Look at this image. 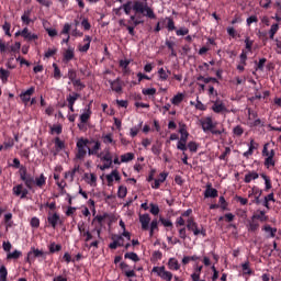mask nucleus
<instances>
[{"instance_id":"a19ab883","label":"nucleus","mask_w":281,"mask_h":281,"mask_svg":"<svg viewBox=\"0 0 281 281\" xmlns=\"http://www.w3.org/2000/svg\"><path fill=\"white\" fill-rule=\"evenodd\" d=\"M135 158V155L133 153L123 154L121 156V162L126 164L132 161Z\"/></svg>"},{"instance_id":"bb28decb","label":"nucleus","mask_w":281,"mask_h":281,"mask_svg":"<svg viewBox=\"0 0 281 281\" xmlns=\"http://www.w3.org/2000/svg\"><path fill=\"white\" fill-rule=\"evenodd\" d=\"M65 149V143L59 137L55 138V156Z\"/></svg>"},{"instance_id":"603ef678","label":"nucleus","mask_w":281,"mask_h":281,"mask_svg":"<svg viewBox=\"0 0 281 281\" xmlns=\"http://www.w3.org/2000/svg\"><path fill=\"white\" fill-rule=\"evenodd\" d=\"M0 281H8V268L5 266L0 268Z\"/></svg>"},{"instance_id":"4be33fe9","label":"nucleus","mask_w":281,"mask_h":281,"mask_svg":"<svg viewBox=\"0 0 281 281\" xmlns=\"http://www.w3.org/2000/svg\"><path fill=\"white\" fill-rule=\"evenodd\" d=\"M259 220H248V224L246 225V227L248 228V232L250 233H255L257 231H259Z\"/></svg>"},{"instance_id":"cd10ccee","label":"nucleus","mask_w":281,"mask_h":281,"mask_svg":"<svg viewBox=\"0 0 281 281\" xmlns=\"http://www.w3.org/2000/svg\"><path fill=\"white\" fill-rule=\"evenodd\" d=\"M168 269L172 271H179L180 269L179 261L175 258H170V260H168Z\"/></svg>"},{"instance_id":"7ed1b4c3","label":"nucleus","mask_w":281,"mask_h":281,"mask_svg":"<svg viewBox=\"0 0 281 281\" xmlns=\"http://www.w3.org/2000/svg\"><path fill=\"white\" fill-rule=\"evenodd\" d=\"M93 139L88 138H79L77 139V144H75V147H77V153H75V159L82 161L83 158L88 155L89 146H92Z\"/></svg>"},{"instance_id":"69168bd1","label":"nucleus","mask_w":281,"mask_h":281,"mask_svg":"<svg viewBox=\"0 0 281 281\" xmlns=\"http://www.w3.org/2000/svg\"><path fill=\"white\" fill-rule=\"evenodd\" d=\"M117 196L119 199H125L126 188L124 186L119 187Z\"/></svg>"},{"instance_id":"f3484780","label":"nucleus","mask_w":281,"mask_h":281,"mask_svg":"<svg viewBox=\"0 0 281 281\" xmlns=\"http://www.w3.org/2000/svg\"><path fill=\"white\" fill-rule=\"evenodd\" d=\"M83 43H86V44L79 45V46H78V49H79V52H81V53H88V50L90 49V43H92V36L86 35V36L83 37Z\"/></svg>"},{"instance_id":"412c9836","label":"nucleus","mask_w":281,"mask_h":281,"mask_svg":"<svg viewBox=\"0 0 281 281\" xmlns=\"http://www.w3.org/2000/svg\"><path fill=\"white\" fill-rule=\"evenodd\" d=\"M34 91H35L34 87H30V89H27L26 91L20 94V100H22V102L24 103L30 102V100H32L30 97L34 94Z\"/></svg>"},{"instance_id":"473e14b6","label":"nucleus","mask_w":281,"mask_h":281,"mask_svg":"<svg viewBox=\"0 0 281 281\" xmlns=\"http://www.w3.org/2000/svg\"><path fill=\"white\" fill-rule=\"evenodd\" d=\"M61 249L60 244H56L55 241L50 243V245H48V252L49 254H56L59 252Z\"/></svg>"},{"instance_id":"f704fd0d","label":"nucleus","mask_w":281,"mask_h":281,"mask_svg":"<svg viewBox=\"0 0 281 281\" xmlns=\"http://www.w3.org/2000/svg\"><path fill=\"white\" fill-rule=\"evenodd\" d=\"M278 31H280V24L276 23L271 25V29H269V38L273 40Z\"/></svg>"},{"instance_id":"c9c22d12","label":"nucleus","mask_w":281,"mask_h":281,"mask_svg":"<svg viewBox=\"0 0 281 281\" xmlns=\"http://www.w3.org/2000/svg\"><path fill=\"white\" fill-rule=\"evenodd\" d=\"M182 100H184V94L178 93V94L175 95V98H172L170 100V102L172 104H175V106H179V104L182 102Z\"/></svg>"},{"instance_id":"f03ea898","label":"nucleus","mask_w":281,"mask_h":281,"mask_svg":"<svg viewBox=\"0 0 281 281\" xmlns=\"http://www.w3.org/2000/svg\"><path fill=\"white\" fill-rule=\"evenodd\" d=\"M123 10L125 14H131V11L135 12V15L143 14V16L149 20H156V13H154V9L149 8L147 3L142 2L139 0L127 1V3L121 5V8L115 9L116 12Z\"/></svg>"},{"instance_id":"4468645a","label":"nucleus","mask_w":281,"mask_h":281,"mask_svg":"<svg viewBox=\"0 0 281 281\" xmlns=\"http://www.w3.org/2000/svg\"><path fill=\"white\" fill-rule=\"evenodd\" d=\"M265 214V211H257V213L252 214L250 221H259L260 223H267V221H269V216Z\"/></svg>"},{"instance_id":"aec40b11","label":"nucleus","mask_w":281,"mask_h":281,"mask_svg":"<svg viewBox=\"0 0 281 281\" xmlns=\"http://www.w3.org/2000/svg\"><path fill=\"white\" fill-rule=\"evenodd\" d=\"M91 116H92V110H91L90 105H88V108H86V112H83V114L79 115V122L81 124H87L88 121H90Z\"/></svg>"},{"instance_id":"e2e57ef3","label":"nucleus","mask_w":281,"mask_h":281,"mask_svg":"<svg viewBox=\"0 0 281 281\" xmlns=\"http://www.w3.org/2000/svg\"><path fill=\"white\" fill-rule=\"evenodd\" d=\"M21 47H22V44L20 42H15V44L9 46V52L18 53V52H20Z\"/></svg>"},{"instance_id":"c756f323","label":"nucleus","mask_w":281,"mask_h":281,"mask_svg":"<svg viewBox=\"0 0 281 281\" xmlns=\"http://www.w3.org/2000/svg\"><path fill=\"white\" fill-rule=\"evenodd\" d=\"M196 81H203V83L207 85V83H220V81H217V79L213 78V77H203V76H199L196 77Z\"/></svg>"},{"instance_id":"de8ad7c7","label":"nucleus","mask_w":281,"mask_h":281,"mask_svg":"<svg viewBox=\"0 0 281 281\" xmlns=\"http://www.w3.org/2000/svg\"><path fill=\"white\" fill-rule=\"evenodd\" d=\"M232 133L234 134V136L236 137H241L243 134L245 133V130L240 126V125H236V127H234L232 130Z\"/></svg>"},{"instance_id":"3c124183","label":"nucleus","mask_w":281,"mask_h":281,"mask_svg":"<svg viewBox=\"0 0 281 281\" xmlns=\"http://www.w3.org/2000/svg\"><path fill=\"white\" fill-rule=\"evenodd\" d=\"M160 223H161V226L166 228L172 229L175 227V225L172 224V221L166 220L165 217H160Z\"/></svg>"},{"instance_id":"ea45409f","label":"nucleus","mask_w":281,"mask_h":281,"mask_svg":"<svg viewBox=\"0 0 281 281\" xmlns=\"http://www.w3.org/2000/svg\"><path fill=\"white\" fill-rule=\"evenodd\" d=\"M184 146L187 147V149H189V151L193 154H195L196 149L199 148V144H196L195 142L186 143Z\"/></svg>"},{"instance_id":"8fccbe9b","label":"nucleus","mask_w":281,"mask_h":281,"mask_svg":"<svg viewBox=\"0 0 281 281\" xmlns=\"http://www.w3.org/2000/svg\"><path fill=\"white\" fill-rule=\"evenodd\" d=\"M69 81H71V85H74V87H77V91H81L86 89V85H83L79 79L69 80Z\"/></svg>"},{"instance_id":"b1692460","label":"nucleus","mask_w":281,"mask_h":281,"mask_svg":"<svg viewBox=\"0 0 281 281\" xmlns=\"http://www.w3.org/2000/svg\"><path fill=\"white\" fill-rule=\"evenodd\" d=\"M121 176H119L117 170H112L109 176H106V182L112 183L113 181H120Z\"/></svg>"},{"instance_id":"a878e982","label":"nucleus","mask_w":281,"mask_h":281,"mask_svg":"<svg viewBox=\"0 0 281 281\" xmlns=\"http://www.w3.org/2000/svg\"><path fill=\"white\" fill-rule=\"evenodd\" d=\"M147 231H149V237H154V232L158 231V220L151 221V223L147 225Z\"/></svg>"},{"instance_id":"680f3d73","label":"nucleus","mask_w":281,"mask_h":281,"mask_svg":"<svg viewBox=\"0 0 281 281\" xmlns=\"http://www.w3.org/2000/svg\"><path fill=\"white\" fill-rule=\"evenodd\" d=\"M30 226L32 228L41 227V220H38V217H32V220H30Z\"/></svg>"},{"instance_id":"6e6d98bb","label":"nucleus","mask_w":281,"mask_h":281,"mask_svg":"<svg viewBox=\"0 0 281 281\" xmlns=\"http://www.w3.org/2000/svg\"><path fill=\"white\" fill-rule=\"evenodd\" d=\"M125 239L121 235H112V244L124 245Z\"/></svg>"},{"instance_id":"6ab92c4d","label":"nucleus","mask_w":281,"mask_h":281,"mask_svg":"<svg viewBox=\"0 0 281 281\" xmlns=\"http://www.w3.org/2000/svg\"><path fill=\"white\" fill-rule=\"evenodd\" d=\"M151 221L149 214H139V223L142 224L143 231H147V226L151 224Z\"/></svg>"},{"instance_id":"09e8293b","label":"nucleus","mask_w":281,"mask_h":281,"mask_svg":"<svg viewBox=\"0 0 281 281\" xmlns=\"http://www.w3.org/2000/svg\"><path fill=\"white\" fill-rule=\"evenodd\" d=\"M261 179L265 181V192L271 190V179H269V177H267L266 175H261Z\"/></svg>"},{"instance_id":"f257e3e1","label":"nucleus","mask_w":281,"mask_h":281,"mask_svg":"<svg viewBox=\"0 0 281 281\" xmlns=\"http://www.w3.org/2000/svg\"><path fill=\"white\" fill-rule=\"evenodd\" d=\"M20 180L24 182V184L21 183V184L14 186L11 189V191L13 195L22 200L27 198L29 191L34 193V187L38 189H43L44 186L46 184V177H44L43 173H41V176L35 178L33 175L25 172V168H22Z\"/></svg>"},{"instance_id":"13d9d810","label":"nucleus","mask_w":281,"mask_h":281,"mask_svg":"<svg viewBox=\"0 0 281 281\" xmlns=\"http://www.w3.org/2000/svg\"><path fill=\"white\" fill-rule=\"evenodd\" d=\"M175 226H176V228L186 227L187 221H184L183 217H176Z\"/></svg>"},{"instance_id":"2eb2a0df","label":"nucleus","mask_w":281,"mask_h":281,"mask_svg":"<svg viewBox=\"0 0 281 281\" xmlns=\"http://www.w3.org/2000/svg\"><path fill=\"white\" fill-rule=\"evenodd\" d=\"M204 198L205 199H215V198H217V190L212 188V183H207V186H205Z\"/></svg>"},{"instance_id":"338daca9","label":"nucleus","mask_w":281,"mask_h":281,"mask_svg":"<svg viewBox=\"0 0 281 281\" xmlns=\"http://www.w3.org/2000/svg\"><path fill=\"white\" fill-rule=\"evenodd\" d=\"M143 95H155L156 94V88H148L142 90Z\"/></svg>"},{"instance_id":"052dcab7","label":"nucleus","mask_w":281,"mask_h":281,"mask_svg":"<svg viewBox=\"0 0 281 281\" xmlns=\"http://www.w3.org/2000/svg\"><path fill=\"white\" fill-rule=\"evenodd\" d=\"M67 78H69V80H79L78 72L75 69H69L67 71Z\"/></svg>"},{"instance_id":"0eeeda50","label":"nucleus","mask_w":281,"mask_h":281,"mask_svg":"<svg viewBox=\"0 0 281 281\" xmlns=\"http://www.w3.org/2000/svg\"><path fill=\"white\" fill-rule=\"evenodd\" d=\"M46 222L53 229L57 228V226L63 225V221L60 220V215L57 212H48Z\"/></svg>"},{"instance_id":"79ce46f5","label":"nucleus","mask_w":281,"mask_h":281,"mask_svg":"<svg viewBox=\"0 0 281 281\" xmlns=\"http://www.w3.org/2000/svg\"><path fill=\"white\" fill-rule=\"evenodd\" d=\"M22 256V251L13 250L12 252L8 254V260H18Z\"/></svg>"},{"instance_id":"9d476101","label":"nucleus","mask_w":281,"mask_h":281,"mask_svg":"<svg viewBox=\"0 0 281 281\" xmlns=\"http://www.w3.org/2000/svg\"><path fill=\"white\" fill-rule=\"evenodd\" d=\"M211 111H213L215 114H223L227 112V109L222 101H215L213 102V105H211Z\"/></svg>"},{"instance_id":"37998d69","label":"nucleus","mask_w":281,"mask_h":281,"mask_svg":"<svg viewBox=\"0 0 281 281\" xmlns=\"http://www.w3.org/2000/svg\"><path fill=\"white\" fill-rule=\"evenodd\" d=\"M149 207L150 209H148V210H149V213H151V215L158 216V214H160V207L158 206V204L151 203V204H149Z\"/></svg>"},{"instance_id":"58836bf2","label":"nucleus","mask_w":281,"mask_h":281,"mask_svg":"<svg viewBox=\"0 0 281 281\" xmlns=\"http://www.w3.org/2000/svg\"><path fill=\"white\" fill-rule=\"evenodd\" d=\"M53 78H55V80L59 81L60 78H61V75H60V69H59V66H57L56 63H53Z\"/></svg>"},{"instance_id":"dca6fc26","label":"nucleus","mask_w":281,"mask_h":281,"mask_svg":"<svg viewBox=\"0 0 281 281\" xmlns=\"http://www.w3.org/2000/svg\"><path fill=\"white\" fill-rule=\"evenodd\" d=\"M166 22H167L166 30H168V32L177 31V26H175V20H172V18L170 16L161 19L160 22L158 23L162 24Z\"/></svg>"},{"instance_id":"9b49d317","label":"nucleus","mask_w":281,"mask_h":281,"mask_svg":"<svg viewBox=\"0 0 281 281\" xmlns=\"http://www.w3.org/2000/svg\"><path fill=\"white\" fill-rule=\"evenodd\" d=\"M44 256V251L40 249L32 248V250L27 251L26 262L32 263L33 258H41Z\"/></svg>"},{"instance_id":"0e129e2a","label":"nucleus","mask_w":281,"mask_h":281,"mask_svg":"<svg viewBox=\"0 0 281 281\" xmlns=\"http://www.w3.org/2000/svg\"><path fill=\"white\" fill-rule=\"evenodd\" d=\"M102 140H103L104 144H106V145H109V144L114 145V144H115V142L112 139V134H111V133H109V134L102 136Z\"/></svg>"},{"instance_id":"c03bdc74","label":"nucleus","mask_w":281,"mask_h":281,"mask_svg":"<svg viewBox=\"0 0 281 281\" xmlns=\"http://www.w3.org/2000/svg\"><path fill=\"white\" fill-rule=\"evenodd\" d=\"M252 44H254V41L250 40V37L246 36V38L244 40V45H245V49L248 53L252 52Z\"/></svg>"},{"instance_id":"39448f33","label":"nucleus","mask_w":281,"mask_h":281,"mask_svg":"<svg viewBox=\"0 0 281 281\" xmlns=\"http://www.w3.org/2000/svg\"><path fill=\"white\" fill-rule=\"evenodd\" d=\"M217 125V123L212 121V117H205L203 120H201V128L203 130V132L205 133H211V135H215V136H220L222 134H224L225 130H215V126Z\"/></svg>"},{"instance_id":"f8f14e48","label":"nucleus","mask_w":281,"mask_h":281,"mask_svg":"<svg viewBox=\"0 0 281 281\" xmlns=\"http://www.w3.org/2000/svg\"><path fill=\"white\" fill-rule=\"evenodd\" d=\"M110 83V90L116 92V93H122L123 92V86L121 83V79L116 78L114 80H109Z\"/></svg>"},{"instance_id":"49530a36","label":"nucleus","mask_w":281,"mask_h":281,"mask_svg":"<svg viewBox=\"0 0 281 281\" xmlns=\"http://www.w3.org/2000/svg\"><path fill=\"white\" fill-rule=\"evenodd\" d=\"M125 259H128L133 262H139V257L136 252H125Z\"/></svg>"},{"instance_id":"393cba45","label":"nucleus","mask_w":281,"mask_h":281,"mask_svg":"<svg viewBox=\"0 0 281 281\" xmlns=\"http://www.w3.org/2000/svg\"><path fill=\"white\" fill-rule=\"evenodd\" d=\"M259 179V173L256 171H250L246 176H244V183H250L252 180Z\"/></svg>"},{"instance_id":"423d86ee","label":"nucleus","mask_w":281,"mask_h":281,"mask_svg":"<svg viewBox=\"0 0 281 281\" xmlns=\"http://www.w3.org/2000/svg\"><path fill=\"white\" fill-rule=\"evenodd\" d=\"M184 229L193 233V236H195V237L196 236H203V237L207 236L205 228H203V226H199V224H196V222H194V217L187 218V225L184 226Z\"/></svg>"},{"instance_id":"5701e85b","label":"nucleus","mask_w":281,"mask_h":281,"mask_svg":"<svg viewBox=\"0 0 281 281\" xmlns=\"http://www.w3.org/2000/svg\"><path fill=\"white\" fill-rule=\"evenodd\" d=\"M262 232L269 234L268 238H276V234L278 233V228H273L269 225L262 226Z\"/></svg>"},{"instance_id":"20e7f679","label":"nucleus","mask_w":281,"mask_h":281,"mask_svg":"<svg viewBox=\"0 0 281 281\" xmlns=\"http://www.w3.org/2000/svg\"><path fill=\"white\" fill-rule=\"evenodd\" d=\"M178 134H180V138L178 139V143H176V149L180 151H187V140H189V132L187 131V125L179 123L178 124Z\"/></svg>"},{"instance_id":"5fc2aeb1","label":"nucleus","mask_w":281,"mask_h":281,"mask_svg":"<svg viewBox=\"0 0 281 281\" xmlns=\"http://www.w3.org/2000/svg\"><path fill=\"white\" fill-rule=\"evenodd\" d=\"M100 160L104 161V162H111L112 164V156H111V151H106V154H104V156H102V153H100Z\"/></svg>"},{"instance_id":"ddd939ff","label":"nucleus","mask_w":281,"mask_h":281,"mask_svg":"<svg viewBox=\"0 0 281 281\" xmlns=\"http://www.w3.org/2000/svg\"><path fill=\"white\" fill-rule=\"evenodd\" d=\"M100 147H101L100 142L93 139L92 147L88 148V156L100 157V153H98L100 150Z\"/></svg>"},{"instance_id":"bf43d9fd","label":"nucleus","mask_w":281,"mask_h":281,"mask_svg":"<svg viewBox=\"0 0 281 281\" xmlns=\"http://www.w3.org/2000/svg\"><path fill=\"white\" fill-rule=\"evenodd\" d=\"M144 123H139V125L135 126V127H131V132H130V135L131 137H136L137 134L139 133V131L142 130V125Z\"/></svg>"},{"instance_id":"a18cd8bd","label":"nucleus","mask_w":281,"mask_h":281,"mask_svg":"<svg viewBox=\"0 0 281 281\" xmlns=\"http://www.w3.org/2000/svg\"><path fill=\"white\" fill-rule=\"evenodd\" d=\"M109 218V213H104L103 215H95L92 220V222H95L100 225L104 222V220Z\"/></svg>"},{"instance_id":"7c9ffc66","label":"nucleus","mask_w":281,"mask_h":281,"mask_svg":"<svg viewBox=\"0 0 281 281\" xmlns=\"http://www.w3.org/2000/svg\"><path fill=\"white\" fill-rule=\"evenodd\" d=\"M250 262L249 261H244V263L241 265L243 268V274L244 276H252L254 271L249 268Z\"/></svg>"},{"instance_id":"e433bc0d","label":"nucleus","mask_w":281,"mask_h":281,"mask_svg":"<svg viewBox=\"0 0 281 281\" xmlns=\"http://www.w3.org/2000/svg\"><path fill=\"white\" fill-rule=\"evenodd\" d=\"M63 133V125L55 124L50 126V135H60Z\"/></svg>"},{"instance_id":"c85d7f7f","label":"nucleus","mask_w":281,"mask_h":281,"mask_svg":"<svg viewBox=\"0 0 281 281\" xmlns=\"http://www.w3.org/2000/svg\"><path fill=\"white\" fill-rule=\"evenodd\" d=\"M262 195V190L259 189V187L255 186L248 191V198L252 196H261Z\"/></svg>"},{"instance_id":"774afa93","label":"nucleus","mask_w":281,"mask_h":281,"mask_svg":"<svg viewBox=\"0 0 281 281\" xmlns=\"http://www.w3.org/2000/svg\"><path fill=\"white\" fill-rule=\"evenodd\" d=\"M151 154L156 156H160L161 154V145H154L151 146Z\"/></svg>"},{"instance_id":"2f4dec72","label":"nucleus","mask_w":281,"mask_h":281,"mask_svg":"<svg viewBox=\"0 0 281 281\" xmlns=\"http://www.w3.org/2000/svg\"><path fill=\"white\" fill-rule=\"evenodd\" d=\"M10 78V70L0 68V80L3 83H8V79Z\"/></svg>"},{"instance_id":"72a5a7b5","label":"nucleus","mask_w":281,"mask_h":281,"mask_svg":"<svg viewBox=\"0 0 281 281\" xmlns=\"http://www.w3.org/2000/svg\"><path fill=\"white\" fill-rule=\"evenodd\" d=\"M142 19V15H131L130 21L133 22V27H137L138 25L144 24V20H137Z\"/></svg>"},{"instance_id":"a211bd4d","label":"nucleus","mask_w":281,"mask_h":281,"mask_svg":"<svg viewBox=\"0 0 281 281\" xmlns=\"http://www.w3.org/2000/svg\"><path fill=\"white\" fill-rule=\"evenodd\" d=\"M257 148H259V144L255 143L254 139H250V143L248 144V150L244 151V154H243L244 158H248V157L252 156V153Z\"/></svg>"},{"instance_id":"6e6552de","label":"nucleus","mask_w":281,"mask_h":281,"mask_svg":"<svg viewBox=\"0 0 281 281\" xmlns=\"http://www.w3.org/2000/svg\"><path fill=\"white\" fill-rule=\"evenodd\" d=\"M151 272L158 274V277H160V279L164 281H172V273L166 271V268L164 266L154 267L151 269Z\"/></svg>"},{"instance_id":"1a4fd4ad","label":"nucleus","mask_w":281,"mask_h":281,"mask_svg":"<svg viewBox=\"0 0 281 281\" xmlns=\"http://www.w3.org/2000/svg\"><path fill=\"white\" fill-rule=\"evenodd\" d=\"M76 48L69 46L63 52V63L68 64L76 57Z\"/></svg>"},{"instance_id":"864d4df0","label":"nucleus","mask_w":281,"mask_h":281,"mask_svg":"<svg viewBox=\"0 0 281 281\" xmlns=\"http://www.w3.org/2000/svg\"><path fill=\"white\" fill-rule=\"evenodd\" d=\"M30 10L24 11V14L22 15V23H24V25H30V23H32V20H30Z\"/></svg>"},{"instance_id":"4c0bfd02","label":"nucleus","mask_w":281,"mask_h":281,"mask_svg":"<svg viewBox=\"0 0 281 281\" xmlns=\"http://www.w3.org/2000/svg\"><path fill=\"white\" fill-rule=\"evenodd\" d=\"M78 99H79V93L74 92V94L67 95V103L70 104V106H72L76 104Z\"/></svg>"},{"instance_id":"4d7b16f0","label":"nucleus","mask_w":281,"mask_h":281,"mask_svg":"<svg viewBox=\"0 0 281 281\" xmlns=\"http://www.w3.org/2000/svg\"><path fill=\"white\" fill-rule=\"evenodd\" d=\"M158 75L160 77V81H166L168 80V75H170V71H166L164 68H160V70H158Z\"/></svg>"}]
</instances>
